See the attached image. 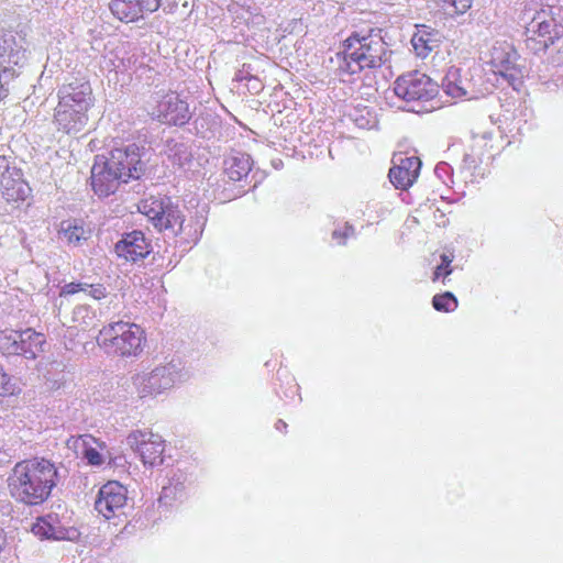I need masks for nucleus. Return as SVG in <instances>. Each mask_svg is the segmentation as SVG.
Instances as JSON below:
<instances>
[{"instance_id":"3","label":"nucleus","mask_w":563,"mask_h":563,"mask_svg":"<svg viewBox=\"0 0 563 563\" xmlns=\"http://www.w3.org/2000/svg\"><path fill=\"white\" fill-rule=\"evenodd\" d=\"M338 56L342 71L355 75L380 68L388 59V47L378 29L354 31L342 41Z\"/></svg>"},{"instance_id":"30","label":"nucleus","mask_w":563,"mask_h":563,"mask_svg":"<svg viewBox=\"0 0 563 563\" xmlns=\"http://www.w3.org/2000/svg\"><path fill=\"white\" fill-rule=\"evenodd\" d=\"M60 234L69 244H79L81 241L87 240V232L84 225L77 222H68L66 227L63 225Z\"/></svg>"},{"instance_id":"37","label":"nucleus","mask_w":563,"mask_h":563,"mask_svg":"<svg viewBox=\"0 0 563 563\" xmlns=\"http://www.w3.org/2000/svg\"><path fill=\"white\" fill-rule=\"evenodd\" d=\"M286 427H287V424L283 420H278V422L276 423L277 429H282V428H286Z\"/></svg>"},{"instance_id":"34","label":"nucleus","mask_w":563,"mask_h":563,"mask_svg":"<svg viewBox=\"0 0 563 563\" xmlns=\"http://www.w3.org/2000/svg\"><path fill=\"white\" fill-rule=\"evenodd\" d=\"M141 5L142 10L145 12L153 13L158 10L161 7L162 0H136Z\"/></svg>"},{"instance_id":"10","label":"nucleus","mask_w":563,"mask_h":563,"mask_svg":"<svg viewBox=\"0 0 563 563\" xmlns=\"http://www.w3.org/2000/svg\"><path fill=\"white\" fill-rule=\"evenodd\" d=\"M128 442L145 466L163 464L165 440L158 433L151 430H134L129 434Z\"/></svg>"},{"instance_id":"11","label":"nucleus","mask_w":563,"mask_h":563,"mask_svg":"<svg viewBox=\"0 0 563 563\" xmlns=\"http://www.w3.org/2000/svg\"><path fill=\"white\" fill-rule=\"evenodd\" d=\"M150 114L153 119L167 125H184L191 118L188 103L175 92L163 96Z\"/></svg>"},{"instance_id":"8","label":"nucleus","mask_w":563,"mask_h":563,"mask_svg":"<svg viewBox=\"0 0 563 563\" xmlns=\"http://www.w3.org/2000/svg\"><path fill=\"white\" fill-rule=\"evenodd\" d=\"M395 95L407 102H430L439 96V85L418 70L399 76L394 82Z\"/></svg>"},{"instance_id":"22","label":"nucleus","mask_w":563,"mask_h":563,"mask_svg":"<svg viewBox=\"0 0 563 563\" xmlns=\"http://www.w3.org/2000/svg\"><path fill=\"white\" fill-rule=\"evenodd\" d=\"M252 169V158L246 153H236L224 161V174L231 181H241Z\"/></svg>"},{"instance_id":"32","label":"nucleus","mask_w":563,"mask_h":563,"mask_svg":"<svg viewBox=\"0 0 563 563\" xmlns=\"http://www.w3.org/2000/svg\"><path fill=\"white\" fill-rule=\"evenodd\" d=\"M88 284L86 283H68L64 285L59 291L60 297H68L76 295L80 291H87Z\"/></svg>"},{"instance_id":"4","label":"nucleus","mask_w":563,"mask_h":563,"mask_svg":"<svg viewBox=\"0 0 563 563\" xmlns=\"http://www.w3.org/2000/svg\"><path fill=\"white\" fill-rule=\"evenodd\" d=\"M146 342L144 330L136 323L117 321L104 325L98 333L97 343L107 353L117 356H136Z\"/></svg>"},{"instance_id":"15","label":"nucleus","mask_w":563,"mask_h":563,"mask_svg":"<svg viewBox=\"0 0 563 563\" xmlns=\"http://www.w3.org/2000/svg\"><path fill=\"white\" fill-rule=\"evenodd\" d=\"M89 110L75 108L70 103L58 101L54 110V122L57 130L70 134L77 133L85 129L88 123Z\"/></svg>"},{"instance_id":"14","label":"nucleus","mask_w":563,"mask_h":563,"mask_svg":"<svg viewBox=\"0 0 563 563\" xmlns=\"http://www.w3.org/2000/svg\"><path fill=\"white\" fill-rule=\"evenodd\" d=\"M126 504V489L118 482L110 481L104 484L95 503L96 510L106 519L115 516V512Z\"/></svg>"},{"instance_id":"25","label":"nucleus","mask_w":563,"mask_h":563,"mask_svg":"<svg viewBox=\"0 0 563 563\" xmlns=\"http://www.w3.org/2000/svg\"><path fill=\"white\" fill-rule=\"evenodd\" d=\"M435 3L445 15L454 18L467 12L473 0H435Z\"/></svg>"},{"instance_id":"20","label":"nucleus","mask_w":563,"mask_h":563,"mask_svg":"<svg viewBox=\"0 0 563 563\" xmlns=\"http://www.w3.org/2000/svg\"><path fill=\"white\" fill-rule=\"evenodd\" d=\"M151 251V243L141 231L124 234L122 240L115 244L117 254L131 262L146 257Z\"/></svg>"},{"instance_id":"6","label":"nucleus","mask_w":563,"mask_h":563,"mask_svg":"<svg viewBox=\"0 0 563 563\" xmlns=\"http://www.w3.org/2000/svg\"><path fill=\"white\" fill-rule=\"evenodd\" d=\"M563 36L561 24L551 12H538L526 31V47L533 54L545 52Z\"/></svg>"},{"instance_id":"16","label":"nucleus","mask_w":563,"mask_h":563,"mask_svg":"<svg viewBox=\"0 0 563 563\" xmlns=\"http://www.w3.org/2000/svg\"><path fill=\"white\" fill-rule=\"evenodd\" d=\"M67 446L91 466H101L104 463L103 452L107 451V444L91 434L70 437Z\"/></svg>"},{"instance_id":"24","label":"nucleus","mask_w":563,"mask_h":563,"mask_svg":"<svg viewBox=\"0 0 563 563\" xmlns=\"http://www.w3.org/2000/svg\"><path fill=\"white\" fill-rule=\"evenodd\" d=\"M109 7L112 14L124 23L137 21L144 14L136 0H112Z\"/></svg>"},{"instance_id":"26","label":"nucleus","mask_w":563,"mask_h":563,"mask_svg":"<svg viewBox=\"0 0 563 563\" xmlns=\"http://www.w3.org/2000/svg\"><path fill=\"white\" fill-rule=\"evenodd\" d=\"M495 151L496 146L494 144V139L490 135L483 134L473 139L472 154L477 156L479 161H482L483 157H493Z\"/></svg>"},{"instance_id":"35","label":"nucleus","mask_w":563,"mask_h":563,"mask_svg":"<svg viewBox=\"0 0 563 563\" xmlns=\"http://www.w3.org/2000/svg\"><path fill=\"white\" fill-rule=\"evenodd\" d=\"M352 233V229L351 228H345V230L343 232H340V231H334L333 232V239L338 241V243H344L345 240L350 236V234Z\"/></svg>"},{"instance_id":"17","label":"nucleus","mask_w":563,"mask_h":563,"mask_svg":"<svg viewBox=\"0 0 563 563\" xmlns=\"http://www.w3.org/2000/svg\"><path fill=\"white\" fill-rule=\"evenodd\" d=\"M393 163L394 165L388 173L391 184L397 189L407 190L416 183L419 176L421 168L420 158L416 156L398 157L394 158Z\"/></svg>"},{"instance_id":"13","label":"nucleus","mask_w":563,"mask_h":563,"mask_svg":"<svg viewBox=\"0 0 563 563\" xmlns=\"http://www.w3.org/2000/svg\"><path fill=\"white\" fill-rule=\"evenodd\" d=\"M58 101L70 103L73 107L90 110L95 104L92 87L86 78H74L63 84L57 92Z\"/></svg>"},{"instance_id":"2","label":"nucleus","mask_w":563,"mask_h":563,"mask_svg":"<svg viewBox=\"0 0 563 563\" xmlns=\"http://www.w3.org/2000/svg\"><path fill=\"white\" fill-rule=\"evenodd\" d=\"M56 465L45 457H30L14 464L8 476L11 497L23 505L44 504L58 484Z\"/></svg>"},{"instance_id":"9","label":"nucleus","mask_w":563,"mask_h":563,"mask_svg":"<svg viewBox=\"0 0 563 563\" xmlns=\"http://www.w3.org/2000/svg\"><path fill=\"white\" fill-rule=\"evenodd\" d=\"M176 382L174 366L162 365L150 372H141L132 377V384L137 396L143 398H155L172 389Z\"/></svg>"},{"instance_id":"27","label":"nucleus","mask_w":563,"mask_h":563,"mask_svg":"<svg viewBox=\"0 0 563 563\" xmlns=\"http://www.w3.org/2000/svg\"><path fill=\"white\" fill-rule=\"evenodd\" d=\"M21 391L15 378L0 365V398L18 397Z\"/></svg>"},{"instance_id":"5","label":"nucleus","mask_w":563,"mask_h":563,"mask_svg":"<svg viewBox=\"0 0 563 563\" xmlns=\"http://www.w3.org/2000/svg\"><path fill=\"white\" fill-rule=\"evenodd\" d=\"M139 211L146 216L158 231H170L177 235L183 232L184 216L168 197L150 196L139 203Z\"/></svg>"},{"instance_id":"12","label":"nucleus","mask_w":563,"mask_h":563,"mask_svg":"<svg viewBox=\"0 0 563 563\" xmlns=\"http://www.w3.org/2000/svg\"><path fill=\"white\" fill-rule=\"evenodd\" d=\"M1 196L13 209L21 208L31 197L32 189L16 169H7L0 181Z\"/></svg>"},{"instance_id":"7","label":"nucleus","mask_w":563,"mask_h":563,"mask_svg":"<svg viewBox=\"0 0 563 563\" xmlns=\"http://www.w3.org/2000/svg\"><path fill=\"white\" fill-rule=\"evenodd\" d=\"M519 58L516 47L501 41L492 47L487 64L495 75L505 78L514 89L519 90L525 77L523 67L518 64Z\"/></svg>"},{"instance_id":"28","label":"nucleus","mask_w":563,"mask_h":563,"mask_svg":"<svg viewBox=\"0 0 563 563\" xmlns=\"http://www.w3.org/2000/svg\"><path fill=\"white\" fill-rule=\"evenodd\" d=\"M19 332L0 333V351L7 355H20L23 349L20 347Z\"/></svg>"},{"instance_id":"29","label":"nucleus","mask_w":563,"mask_h":563,"mask_svg":"<svg viewBox=\"0 0 563 563\" xmlns=\"http://www.w3.org/2000/svg\"><path fill=\"white\" fill-rule=\"evenodd\" d=\"M432 306L437 311L452 312L457 308L459 301L452 292L444 291L433 296Z\"/></svg>"},{"instance_id":"18","label":"nucleus","mask_w":563,"mask_h":563,"mask_svg":"<svg viewBox=\"0 0 563 563\" xmlns=\"http://www.w3.org/2000/svg\"><path fill=\"white\" fill-rule=\"evenodd\" d=\"M32 532L41 539L75 540L79 532L73 527H65L56 514L40 517L32 526Z\"/></svg>"},{"instance_id":"21","label":"nucleus","mask_w":563,"mask_h":563,"mask_svg":"<svg viewBox=\"0 0 563 563\" xmlns=\"http://www.w3.org/2000/svg\"><path fill=\"white\" fill-rule=\"evenodd\" d=\"M442 40L440 32L431 26L417 25L412 35L411 44L416 54L422 58L427 57L433 49L439 47Z\"/></svg>"},{"instance_id":"19","label":"nucleus","mask_w":563,"mask_h":563,"mask_svg":"<svg viewBox=\"0 0 563 563\" xmlns=\"http://www.w3.org/2000/svg\"><path fill=\"white\" fill-rule=\"evenodd\" d=\"M442 88L454 99L472 98L475 93L470 71L456 66H451L446 70L442 79Z\"/></svg>"},{"instance_id":"33","label":"nucleus","mask_w":563,"mask_h":563,"mask_svg":"<svg viewBox=\"0 0 563 563\" xmlns=\"http://www.w3.org/2000/svg\"><path fill=\"white\" fill-rule=\"evenodd\" d=\"M87 290L89 291V295L97 300L103 299L107 296L106 288L101 284H97V285L88 284Z\"/></svg>"},{"instance_id":"23","label":"nucleus","mask_w":563,"mask_h":563,"mask_svg":"<svg viewBox=\"0 0 563 563\" xmlns=\"http://www.w3.org/2000/svg\"><path fill=\"white\" fill-rule=\"evenodd\" d=\"M19 339L20 347L23 349L20 355H24L27 358H35L44 351L46 339L41 332H36L33 329H26L19 332Z\"/></svg>"},{"instance_id":"1","label":"nucleus","mask_w":563,"mask_h":563,"mask_svg":"<svg viewBox=\"0 0 563 563\" xmlns=\"http://www.w3.org/2000/svg\"><path fill=\"white\" fill-rule=\"evenodd\" d=\"M146 150L136 143L114 146L95 157L90 186L98 197L115 194L122 184L141 180L147 173Z\"/></svg>"},{"instance_id":"31","label":"nucleus","mask_w":563,"mask_h":563,"mask_svg":"<svg viewBox=\"0 0 563 563\" xmlns=\"http://www.w3.org/2000/svg\"><path fill=\"white\" fill-rule=\"evenodd\" d=\"M453 258L446 254L441 255V264L438 265L433 272L432 282H438L442 278V283H445V278L450 276L453 272L451 266Z\"/></svg>"},{"instance_id":"36","label":"nucleus","mask_w":563,"mask_h":563,"mask_svg":"<svg viewBox=\"0 0 563 563\" xmlns=\"http://www.w3.org/2000/svg\"><path fill=\"white\" fill-rule=\"evenodd\" d=\"M5 33L3 30L0 29V57H2L5 53Z\"/></svg>"}]
</instances>
